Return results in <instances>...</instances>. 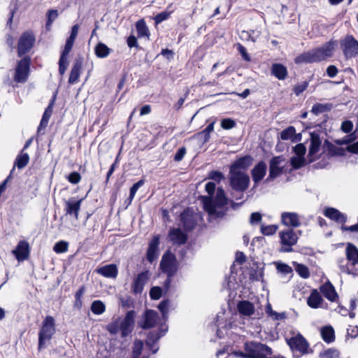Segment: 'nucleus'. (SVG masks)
<instances>
[{"label":"nucleus","mask_w":358,"mask_h":358,"mask_svg":"<svg viewBox=\"0 0 358 358\" xmlns=\"http://www.w3.org/2000/svg\"><path fill=\"white\" fill-rule=\"evenodd\" d=\"M336 45V41L331 40L320 48L301 54L295 58L294 62L296 64H300L323 61L333 55Z\"/></svg>","instance_id":"1"},{"label":"nucleus","mask_w":358,"mask_h":358,"mask_svg":"<svg viewBox=\"0 0 358 358\" xmlns=\"http://www.w3.org/2000/svg\"><path fill=\"white\" fill-rule=\"evenodd\" d=\"M346 259L338 261V267L342 273L358 275V249L348 243L345 248Z\"/></svg>","instance_id":"2"},{"label":"nucleus","mask_w":358,"mask_h":358,"mask_svg":"<svg viewBox=\"0 0 358 358\" xmlns=\"http://www.w3.org/2000/svg\"><path fill=\"white\" fill-rule=\"evenodd\" d=\"M227 203V198L225 196L224 191L222 187L217 189L214 199L210 196L203 197V206L205 210L209 215L217 214V208H222Z\"/></svg>","instance_id":"3"},{"label":"nucleus","mask_w":358,"mask_h":358,"mask_svg":"<svg viewBox=\"0 0 358 358\" xmlns=\"http://www.w3.org/2000/svg\"><path fill=\"white\" fill-rule=\"evenodd\" d=\"M55 333V320L52 316H46L43 321L42 327L38 333V348H44L46 341H49Z\"/></svg>","instance_id":"4"},{"label":"nucleus","mask_w":358,"mask_h":358,"mask_svg":"<svg viewBox=\"0 0 358 358\" xmlns=\"http://www.w3.org/2000/svg\"><path fill=\"white\" fill-rule=\"evenodd\" d=\"M229 180L231 188L240 192L245 191L250 182L249 176L244 171H229Z\"/></svg>","instance_id":"5"},{"label":"nucleus","mask_w":358,"mask_h":358,"mask_svg":"<svg viewBox=\"0 0 358 358\" xmlns=\"http://www.w3.org/2000/svg\"><path fill=\"white\" fill-rule=\"evenodd\" d=\"M279 237L281 245L279 251L281 252H292V247L295 245L298 241L296 233L292 229H287L280 231L279 233Z\"/></svg>","instance_id":"6"},{"label":"nucleus","mask_w":358,"mask_h":358,"mask_svg":"<svg viewBox=\"0 0 358 358\" xmlns=\"http://www.w3.org/2000/svg\"><path fill=\"white\" fill-rule=\"evenodd\" d=\"M246 358H271L272 349L262 343H251L246 346Z\"/></svg>","instance_id":"7"},{"label":"nucleus","mask_w":358,"mask_h":358,"mask_svg":"<svg viewBox=\"0 0 358 358\" xmlns=\"http://www.w3.org/2000/svg\"><path fill=\"white\" fill-rule=\"evenodd\" d=\"M340 45L345 58H352L358 55V41L352 35H346L341 39Z\"/></svg>","instance_id":"8"},{"label":"nucleus","mask_w":358,"mask_h":358,"mask_svg":"<svg viewBox=\"0 0 358 358\" xmlns=\"http://www.w3.org/2000/svg\"><path fill=\"white\" fill-rule=\"evenodd\" d=\"M160 267L163 273L167 274V279L165 281V285L168 287L171 283V278L176 272L175 257L171 254H164L160 262Z\"/></svg>","instance_id":"9"},{"label":"nucleus","mask_w":358,"mask_h":358,"mask_svg":"<svg viewBox=\"0 0 358 358\" xmlns=\"http://www.w3.org/2000/svg\"><path fill=\"white\" fill-rule=\"evenodd\" d=\"M35 36L31 31L24 32L20 37L17 45V53L20 57L29 52L35 42Z\"/></svg>","instance_id":"10"},{"label":"nucleus","mask_w":358,"mask_h":358,"mask_svg":"<svg viewBox=\"0 0 358 358\" xmlns=\"http://www.w3.org/2000/svg\"><path fill=\"white\" fill-rule=\"evenodd\" d=\"M31 59L29 57L22 59L17 65L15 69V81L17 83H25L29 73Z\"/></svg>","instance_id":"11"},{"label":"nucleus","mask_w":358,"mask_h":358,"mask_svg":"<svg viewBox=\"0 0 358 358\" xmlns=\"http://www.w3.org/2000/svg\"><path fill=\"white\" fill-rule=\"evenodd\" d=\"M321 143L322 142L318 134L312 133L310 134V143L308 154V158L310 162L315 161L321 156Z\"/></svg>","instance_id":"12"},{"label":"nucleus","mask_w":358,"mask_h":358,"mask_svg":"<svg viewBox=\"0 0 358 358\" xmlns=\"http://www.w3.org/2000/svg\"><path fill=\"white\" fill-rule=\"evenodd\" d=\"M284 162L285 159L282 156L275 157L271 159L269 165V176L266 180L267 182L275 178L282 173V169L285 166Z\"/></svg>","instance_id":"13"},{"label":"nucleus","mask_w":358,"mask_h":358,"mask_svg":"<svg viewBox=\"0 0 358 358\" xmlns=\"http://www.w3.org/2000/svg\"><path fill=\"white\" fill-rule=\"evenodd\" d=\"M135 312L129 310L122 320H119L122 337H126L131 333L134 327Z\"/></svg>","instance_id":"14"},{"label":"nucleus","mask_w":358,"mask_h":358,"mask_svg":"<svg viewBox=\"0 0 358 358\" xmlns=\"http://www.w3.org/2000/svg\"><path fill=\"white\" fill-rule=\"evenodd\" d=\"M287 343L294 350L299 351L302 354L308 352L309 345L301 334H298L296 336L291 338L287 341Z\"/></svg>","instance_id":"15"},{"label":"nucleus","mask_w":358,"mask_h":358,"mask_svg":"<svg viewBox=\"0 0 358 358\" xmlns=\"http://www.w3.org/2000/svg\"><path fill=\"white\" fill-rule=\"evenodd\" d=\"M12 252L18 262L26 260L29 257L30 252L29 243L26 241H20Z\"/></svg>","instance_id":"16"},{"label":"nucleus","mask_w":358,"mask_h":358,"mask_svg":"<svg viewBox=\"0 0 358 358\" xmlns=\"http://www.w3.org/2000/svg\"><path fill=\"white\" fill-rule=\"evenodd\" d=\"M158 320V313L153 310H148L145 312L143 320L139 324L143 329H147L155 327Z\"/></svg>","instance_id":"17"},{"label":"nucleus","mask_w":358,"mask_h":358,"mask_svg":"<svg viewBox=\"0 0 358 358\" xmlns=\"http://www.w3.org/2000/svg\"><path fill=\"white\" fill-rule=\"evenodd\" d=\"M252 163V158L250 155H245L236 159L229 168L230 172L242 171L247 170Z\"/></svg>","instance_id":"18"},{"label":"nucleus","mask_w":358,"mask_h":358,"mask_svg":"<svg viewBox=\"0 0 358 358\" xmlns=\"http://www.w3.org/2000/svg\"><path fill=\"white\" fill-rule=\"evenodd\" d=\"M83 199L76 200L74 197H71L65 201V210L66 214L73 215L74 217L78 219V213L80 209Z\"/></svg>","instance_id":"19"},{"label":"nucleus","mask_w":358,"mask_h":358,"mask_svg":"<svg viewBox=\"0 0 358 358\" xmlns=\"http://www.w3.org/2000/svg\"><path fill=\"white\" fill-rule=\"evenodd\" d=\"M170 241L174 245H183L187 240V236L179 228L171 229L169 233Z\"/></svg>","instance_id":"20"},{"label":"nucleus","mask_w":358,"mask_h":358,"mask_svg":"<svg viewBox=\"0 0 358 358\" xmlns=\"http://www.w3.org/2000/svg\"><path fill=\"white\" fill-rule=\"evenodd\" d=\"M267 166L264 162H259L251 171L254 182L257 185L265 176Z\"/></svg>","instance_id":"21"},{"label":"nucleus","mask_w":358,"mask_h":358,"mask_svg":"<svg viewBox=\"0 0 358 358\" xmlns=\"http://www.w3.org/2000/svg\"><path fill=\"white\" fill-rule=\"evenodd\" d=\"M96 272L105 278H116L118 274V269L115 264H110L98 268Z\"/></svg>","instance_id":"22"},{"label":"nucleus","mask_w":358,"mask_h":358,"mask_svg":"<svg viewBox=\"0 0 358 358\" xmlns=\"http://www.w3.org/2000/svg\"><path fill=\"white\" fill-rule=\"evenodd\" d=\"M159 244V238L157 236H154L149 243V247L147 251V259L150 263L155 261L158 257Z\"/></svg>","instance_id":"23"},{"label":"nucleus","mask_w":358,"mask_h":358,"mask_svg":"<svg viewBox=\"0 0 358 358\" xmlns=\"http://www.w3.org/2000/svg\"><path fill=\"white\" fill-rule=\"evenodd\" d=\"M320 291L324 296L330 301L334 302L338 298L334 287L329 281L320 287Z\"/></svg>","instance_id":"24"},{"label":"nucleus","mask_w":358,"mask_h":358,"mask_svg":"<svg viewBox=\"0 0 358 358\" xmlns=\"http://www.w3.org/2000/svg\"><path fill=\"white\" fill-rule=\"evenodd\" d=\"M324 300L317 289H313L307 299V304L311 308H322Z\"/></svg>","instance_id":"25"},{"label":"nucleus","mask_w":358,"mask_h":358,"mask_svg":"<svg viewBox=\"0 0 358 358\" xmlns=\"http://www.w3.org/2000/svg\"><path fill=\"white\" fill-rule=\"evenodd\" d=\"M166 330L167 329H162L159 331H153L148 334L146 339V345L150 346V349L152 351V353L155 354L157 352L158 348H155L154 345L155 343L165 334Z\"/></svg>","instance_id":"26"},{"label":"nucleus","mask_w":358,"mask_h":358,"mask_svg":"<svg viewBox=\"0 0 358 358\" xmlns=\"http://www.w3.org/2000/svg\"><path fill=\"white\" fill-rule=\"evenodd\" d=\"M324 215L338 223L343 224L347 220V216L336 208H327L324 211Z\"/></svg>","instance_id":"27"},{"label":"nucleus","mask_w":358,"mask_h":358,"mask_svg":"<svg viewBox=\"0 0 358 358\" xmlns=\"http://www.w3.org/2000/svg\"><path fill=\"white\" fill-rule=\"evenodd\" d=\"M323 152H327L329 157L343 156L345 153V150L342 148H338L328 141H325L322 146Z\"/></svg>","instance_id":"28"},{"label":"nucleus","mask_w":358,"mask_h":358,"mask_svg":"<svg viewBox=\"0 0 358 358\" xmlns=\"http://www.w3.org/2000/svg\"><path fill=\"white\" fill-rule=\"evenodd\" d=\"M148 280V272H141L135 278L133 283V289L135 293H141L143 287Z\"/></svg>","instance_id":"29"},{"label":"nucleus","mask_w":358,"mask_h":358,"mask_svg":"<svg viewBox=\"0 0 358 358\" xmlns=\"http://www.w3.org/2000/svg\"><path fill=\"white\" fill-rule=\"evenodd\" d=\"M281 220L286 226L296 227L300 225L298 215L295 213H283L281 215Z\"/></svg>","instance_id":"30"},{"label":"nucleus","mask_w":358,"mask_h":358,"mask_svg":"<svg viewBox=\"0 0 358 358\" xmlns=\"http://www.w3.org/2000/svg\"><path fill=\"white\" fill-rule=\"evenodd\" d=\"M180 220L182 222L183 227L187 231L193 229L196 225V221L192 215L187 210L181 213Z\"/></svg>","instance_id":"31"},{"label":"nucleus","mask_w":358,"mask_h":358,"mask_svg":"<svg viewBox=\"0 0 358 358\" xmlns=\"http://www.w3.org/2000/svg\"><path fill=\"white\" fill-rule=\"evenodd\" d=\"M240 314L245 316H251L255 313L254 305L248 301H241L237 305Z\"/></svg>","instance_id":"32"},{"label":"nucleus","mask_w":358,"mask_h":358,"mask_svg":"<svg viewBox=\"0 0 358 358\" xmlns=\"http://www.w3.org/2000/svg\"><path fill=\"white\" fill-rule=\"evenodd\" d=\"M82 69V62L80 60H76L71 69L69 83L71 85L77 83Z\"/></svg>","instance_id":"33"},{"label":"nucleus","mask_w":358,"mask_h":358,"mask_svg":"<svg viewBox=\"0 0 358 358\" xmlns=\"http://www.w3.org/2000/svg\"><path fill=\"white\" fill-rule=\"evenodd\" d=\"M271 73L279 80H285L287 75V68L281 64H274L271 67Z\"/></svg>","instance_id":"34"},{"label":"nucleus","mask_w":358,"mask_h":358,"mask_svg":"<svg viewBox=\"0 0 358 358\" xmlns=\"http://www.w3.org/2000/svg\"><path fill=\"white\" fill-rule=\"evenodd\" d=\"M322 339L327 343H330L335 340V333L331 326L323 327L320 330Z\"/></svg>","instance_id":"35"},{"label":"nucleus","mask_w":358,"mask_h":358,"mask_svg":"<svg viewBox=\"0 0 358 358\" xmlns=\"http://www.w3.org/2000/svg\"><path fill=\"white\" fill-rule=\"evenodd\" d=\"M95 54L99 58H105L108 57L112 52V50L109 48L106 44L103 43H99L94 49Z\"/></svg>","instance_id":"36"},{"label":"nucleus","mask_w":358,"mask_h":358,"mask_svg":"<svg viewBox=\"0 0 358 358\" xmlns=\"http://www.w3.org/2000/svg\"><path fill=\"white\" fill-rule=\"evenodd\" d=\"M29 156L27 153L21 151L15 161V165L20 169L24 168L29 163Z\"/></svg>","instance_id":"37"},{"label":"nucleus","mask_w":358,"mask_h":358,"mask_svg":"<svg viewBox=\"0 0 358 358\" xmlns=\"http://www.w3.org/2000/svg\"><path fill=\"white\" fill-rule=\"evenodd\" d=\"M91 310L95 315H101L106 311V306L101 301L96 300L91 304Z\"/></svg>","instance_id":"38"},{"label":"nucleus","mask_w":358,"mask_h":358,"mask_svg":"<svg viewBox=\"0 0 358 358\" xmlns=\"http://www.w3.org/2000/svg\"><path fill=\"white\" fill-rule=\"evenodd\" d=\"M293 264L294 265L296 271L301 278L305 279L309 278L310 272L306 266L296 262H293Z\"/></svg>","instance_id":"39"},{"label":"nucleus","mask_w":358,"mask_h":358,"mask_svg":"<svg viewBox=\"0 0 358 358\" xmlns=\"http://www.w3.org/2000/svg\"><path fill=\"white\" fill-rule=\"evenodd\" d=\"M214 129V123L211 122L207 127L202 131L197 134V136L203 139V143H207L210 139V134Z\"/></svg>","instance_id":"40"},{"label":"nucleus","mask_w":358,"mask_h":358,"mask_svg":"<svg viewBox=\"0 0 358 358\" xmlns=\"http://www.w3.org/2000/svg\"><path fill=\"white\" fill-rule=\"evenodd\" d=\"M340 352L335 348H328L320 352V358H338Z\"/></svg>","instance_id":"41"},{"label":"nucleus","mask_w":358,"mask_h":358,"mask_svg":"<svg viewBox=\"0 0 358 358\" xmlns=\"http://www.w3.org/2000/svg\"><path fill=\"white\" fill-rule=\"evenodd\" d=\"M330 109L331 106L329 104L316 103L312 107L311 113L317 115L324 112L329 111Z\"/></svg>","instance_id":"42"},{"label":"nucleus","mask_w":358,"mask_h":358,"mask_svg":"<svg viewBox=\"0 0 358 358\" xmlns=\"http://www.w3.org/2000/svg\"><path fill=\"white\" fill-rule=\"evenodd\" d=\"M136 27L139 37H143L148 35V29L143 20L138 21L136 22Z\"/></svg>","instance_id":"43"},{"label":"nucleus","mask_w":358,"mask_h":358,"mask_svg":"<svg viewBox=\"0 0 358 358\" xmlns=\"http://www.w3.org/2000/svg\"><path fill=\"white\" fill-rule=\"evenodd\" d=\"M295 128L290 126L281 131L280 138L283 141L291 139L295 135Z\"/></svg>","instance_id":"44"},{"label":"nucleus","mask_w":358,"mask_h":358,"mask_svg":"<svg viewBox=\"0 0 358 358\" xmlns=\"http://www.w3.org/2000/svg\"><path fill=\"white\" fill-rule=\"evenodd\" d=\"M69 244L67 242L60 241L55 243L53 250L56 253H63L68 250Z\"/></svg>","instance_id":"45"},{"label":"nucleus","mask_w":358,"mask_h":358,"mask_svg":"<svg viewBox=\"0 0 358 358\" xmlns=\"http://www.w3.org/2000/svg\"><path fill=\"white\" fill-rule=\"evenodd\" d=\"M278 227L276 225H267L261 227V232L265 236H271L274 234L277 231Z\"/></svg>","instance_id":"46"},{"label":"nucleus","mask_w":358,"mask_h":358,"mask_svg":"<svg viewBox=\"0 0 358 358\" xmlns=\"http://www.w3.org/2000/svg\"><path fill=\"white\" fill-rule=\"evenodd\" d=\"M143 350V342L141 341H135L133 347V357L138 358Z\"/></svg>","instance_id":"47"},{"label":"nucleus","mask_w":358,"mask_h":358,"mask_svg":"<svg viewBox=\"0 0 358 358\" xmlns=\"http://www.w3.org/2000/svg\"><path fill=\"white\" fill-rule=\"evenodd\" d=\"M145 180L143 179L140 180L137 182L134 183L130 189L129 199L131 201L138 191V189L144 185Z\"/></svg>","instance_id":"48"},{"label":"nucleus","mask_w":358,"mask_h":358,"mask_svg":"<svg viewBox=\"0 0 358 358\" xmlns=\"http://www.w3.org/2000/svg\"><path fill=\"white\" fill-rule=\"evenodd\" d=\"M107 329L111 334H117L119 331H120V320H116L113 322L110 323L107 326Z\"/></svg>","instance_id":"49"},{"label":"nucleus","mask_w":358,"mask_h":358,"mask_svg":"<svg viewBox=\"0 0 358 358\" xmlns=\"http://www.w3.org/2000/svg\"><path fill=\"white\" fill-rule=\"evenodd\" d=\"M162 294V289L160 287H153L150 290V296L152 299H159Z\"/></svg>","instance_id":"50"},{"label":"nucleus","mask_w":358,"mask_h":358,"mask_svg":"<svg viewBox=\"0 0 358 358\" xmlns=\"http://www.w3.org/2000/svg\"><path fill=\"white\" fill-rule=\"evenodd\" d=\"M275 265H276V269L282 273L288 274V273H292V268L285 263L277 262L275 264Z\"/></svg>","instance_id":"51"},{"label":"nucleus","mask_w":358,"mask_h":358,"mask_svg":"<svg viewBox=\"0 0 358 358\" xmlns=\"http://www.w3.org/2000/svg\"><path fill=\"white\" fill-rule=\"evenodd\" d=\"M304 164V158L301 157H293L291 158V164L294 169H299Z\"/></svg>","instance_id":"52"},{"label":"nucleus","mask_w":358,"mask_h":358,"mask_svg":"<svg viewBox=\"0 0 358 358\" xmlns=\"http://www.w3.org/2000/svg\"><path fill=\"white\" fill-rule=\"evenodd\" d=\"M67 179L69 181V182L76 185L80 182L81 180V176L79 173L73 171L69 175Z\"/></svg>","instance_id":"53"},{"label":"nucleus","mask_w":358,"mask_h":358,"mask_svg":"<svg viewBox=\"0 0 358 358\" xmlns=\"http://www.w3.org/2000/svg\"><path fill=\"white\" fill-rule=\"evenodd\" d=\"M69 62L67 60V58L61 57L59 58V72L61 75H64L67 66H68Z\"/></svg>","instance_id":"54"},{"label":"nucleus","mask_w":358,"mask_h":358,"mask_svg":"<svg viewBox=\"0 0 358 358\" xmlns=\"http://www.w3.org/2000/svg\"><path fill=\"white\" fill-rule=\"evenodd\" d=\"M169 303V301L164 300L162 301L158 306V308L161 311L164 319H166L167 317Z\"/></svg>","instance_id":"55"},{"label":"nucleus","mask_w":358,"mask_h":358,"mask_svg":"<svg viewBox=\"0 0 358 358\" xmlns=\"http://www.w3.org/2000/svg\"><path fill=\"white\" fill-rule=\"evenodd\" d=\"M171 13V11H170V12L164 11V12H162V13L157 14L155 17V22L157 24H159V23L162 22L163 21L167 20Z\"/></svg>","instance_id":"56"},{"label":"nucleus","mask_w":358,"mask_h":358,"mask_svg":"<svg viewBox=\"0 0 358 358\" xmlns=\"http://www.w3.org/2000/svg\"><path fill=\"white\" fill-rule=\"evenodd\" d=\"M294 150L298 157H303L306 152V148L303 144L299 143L294 148Z\"/></svg>","instance_id":"57"},{"label":"nucleus","mask_w":358,"mask_h":358,"mask_svg":"<svg viewBox=\"0 0 358 358\" xmlns=\"http://www.w3.org/2000/svg\"><path fill=\"white\" fill-rule=\"evenodd\" d=\"M209 178L216 182H220L224 178L223 174L217 171H213L209 173Z\"/></svg>","instance_id":"58"},{"label":"nucleus","mask_w":358,"mask_h":358,"mask_svg":"<svg viewBox=\"0 0 358 358\" xmlns=\"http://www.w3.org/2000/svg\"><path fill=\"white\" fill-rule=\"evenodd\" d=\"M235 122L231 119H224L222 120L221 126L224 129H230L235 127Z\"/></svg>","instance_id":"59"},{"label":"nucleus","mask_w":358,"mask_h":358,"mask_svg":"<svg viewBox=\"0 0 358 358\" xmlns=\"http://www.w3.org/2000/svg\"><path fill=\"white\" fill-rule=\"evenodd\" d=\"M237 49H238L239 53L241 55V56L245 61L250 60V55L248 54L246 48L243 45H242L240 43H238Z\"/></svg>","instance_id":"60"},{"label":"nucleus","mask_w":358,"mask_h":358,"mask_svg":"<svg viewBox=\"0 0 358 358\" xmlns=\"http://www.w3.org/2000/svg\"><path fill=\"white\" fill-rule=\"evenodd\" d=\"M353 128V124L350 120L343 122L341 124V130L345 133H350Z\"/></svg>","instance_id":"61"},{"label":"nucleus","mask_w":358,"mask_h":358,"mask_svg":"<svg viewBox=\"0 0 358 358\" xmlns=\"http://www.w3.org/2000/svg\"><path fill=\"white\" fill-rule=\"evenodd\" d=\"M308 87V83L303 82L301 84L296 85L294 88V92L296 95L299 96L301 93L306 90Z\"/></svg>","instance_id":"62"},{"label":"nucleus","mask_w":358,"mask_h":358,"mask_svg":"<svg viewBox=\"0 0 358 358\" xmlns=\"http://www.w3.org/2000/svg\"><path fill=\"white\" fill-rule=\"evenodd\" d=\"M262 220V215L259 213H252L250 215V223L251 224H255L260 222Z\"/></svg>","instance_id":"63"},{"label":"nucleus","mask_w":358,"mask_h":358,"mask_svg":"<svg viewBox=\"0 0 358 358\" xmlns=\"http://www.w3.org/2000/svg\"><path fill=\"white\" fill-rule=\"evenodd\" d=\"M186 154V149L185 148L182 147V148H180L176 153L175 156H174V160L176 162H180L181 161L185 155Z\"/></svg>","instance_id":"64"}]
</instances>
